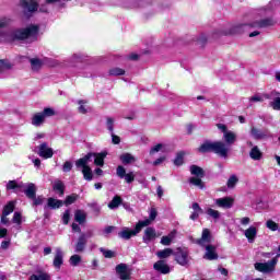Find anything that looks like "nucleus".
Returning <instances> with one entry per match:
<instances>
[{"label": "nucleus", "instance_id": "6ab92c4d", "mask_svg": "<svg viewBox=\"0 0 280 280\" xmlns=\"http://www.w3.org/2000/svg\"><path fill=\"white\" fill-rule=\"evenodd\" d=\"M86 234H81L74 245V253H84V248H86Z\"/></svg>", "mask_w": 280, "mask_h": 280}, {"label": "nucleus", "instance_id": "bf43d9fd", "mask_svg": "<svg viewBox=\"0 0 280 280\" xmlns=\"http://www.w3.org/2000/svg\"><path fill=\"white\" fill-rule=\"evenodd\" d=\"M110 135H112V143H114V145H119V143H121V138L115 135V131L112 132Z\"/></svg>", "mask_w": 280, "mask_h": 280}, {"label": "nucleus", "instance_id": "393cba45", "mask_svg": "<svg viewBox=\"0 0 280 280\" xmlns=\"http://www.w3.org/2000/svg\"><path fill=\"white\" fill-rule=\"evenodd\" d=\"M28 280H51V276L43 270H38L33 273Z\"/></svg>", "mask_w": 280, "mask_h": 280}, {"label": "nucleus", "instance_id": "20e7f679", "mask_svg": "<svg viewBox=\"0 0 280 280\" xmlns=\"http://www.w3.org/2000/svg\"><path fill=\"white\" fill-rule=\"evenodd\" d=\"M246 27H250V24L236 23L228 28H215L212 31L210 38L218 40L221 36H240L246 32Z\"/></svg>", "mask_w": 280, "mask_h": 280}, {"label": "nucleus", "instance_id": "49530a36", "mask_svg": "<svg viewBox=\"0 0 280 280\" xmlns=\"http://www.w3.org/2000/svg\"><path fill=\"white\" fill-rule=\"evenodd\" d=\"M184 160H185V151L178 152L174 160V165H177V166L183 165Z\"/></svg>", "mask_w": 280, "mask_h": 280}, {"label": "nucleus", "instance_id": "052dcab7", "mask_svg": "<svg viewBox=\"0 0 280 280\" xmlns=\"http://www.w3.org/2000/svg\"><path fill=\"white\" fill-rule=\"evenodd\" d=\"M207 40H209V37H207V35H200L197 43L198 45H201V47H203V45H207Z\"/></svg>", "mask_w": 280, "mask_h": 280}, {"label": "nucleus", "instance_id": "c9c22d12", "mask_svg": "<svg viewBox=\"0 0 280 280\" xmlns=\"http://www.w3.org/2000/svg\"><path fill=\"white\" fill-rule=\"evenodd\" d=\"M188 183H190V185H194L195 187H198L199 189L205 188V182H202V177H190L188 179Z\"/></svg>", "mask_w": 280, "mask_h": 280}, {"label": "nucleus", "instance_id": "1a4fd4ad", "mask_svg": "<svg viewBox=\"0 0 280 280\" xmlns=\"http://www.w3.org/2000/svg\"><path fill=\"white\" fill-rule=\"evenodd\" d=\"M229 152H231V147L225 144L224 141H214V154H218L221 159H228Z\"/></svg>", "mask_w": 280, "mask_h": 280}, {"label": "nucleus", "instance_id": "aec40b11", "mask_svg": "<svg viewBox=\"0 0 280 280\" xmlns=\"http://www.w3.org/2000/svg\"><path fill=\"white\" fill-rule=\"evenodd\" d=\"M223 140L224 144L231 148V145H233L235 141H237V133L231 130L225 131L223 135Z\"/></svg>", "mask_w": 280, "mask_h": 280}, {"label": "nucleus", "instance_id": "2f4dec72", "mask_svg": "<svg viewBox=\"0 0 280 280\" xmlns=\"http://www.w3.org/2000/svg\"><path fill=\"white\" fill-rule=\"evenodd\" d=\"M172 255H174V249L172 248H165L156 252V257H159V259H167V257H172Z\"/></svg>", "mask_w": 280, "mask_h": 280}, {"label": "nucleus", "instance_id": "4d7b16f0", "mask_svg": "<svg viewBox=\"0 0 280 280\" xmlns=\"http://www.w3.org/2000/svg\"><path fill=\"white\" fill-rule=\"evenodd\" d=\"M70 218H71V211L66 210V211L63 212V215H62V223H63V224H69Z\"/></svg>", "mask_w": 280, "mask_h": 280}, {"label": "nucleus", "instance_id": "37998d69", "mask_svg": "<svg viewBox=\"0 0 280 280\" xmlns=\"http://www.w3.org/2000/svg\"><path fill=\"white\" fill-rule=\"evenodd\" d=\"M105 125H106L108 132H110V133L115 132V119L114 118L107 117Z\"/></svg>", "mask_w": 280, "mask_h": 280}, {"label": "nucleus", "instance_id": "ea45409f", "mask_svg": "<svg viewBox=\"0 0 280 280\" xmlns=\"http://www.w3.org/2000/svg\"><path fill=\"white\" fill-rule=\"evenodd\" d=\"M240 183V178H237V175H231L230 178L228 179V188L229 189H234L235 185Z\"/></svg>", "mask_w": 280, "mask_h": 280}, {"label": "nucleus", "instance_id": "8fccbe9b", "mask_svg": "<svg viewBox=\"0 0 280 280\" xmlns=\"http://www.w3.org/2000/svg\"><path fill=\"white\" fill-rule=\"evenodd\" d=\"M32 200H33V207H40V205L45 203V196H43V195L36 196L35 195V198H33Z\"/></svg>", "mask_w": 280, "mask_h": 280}, {"label": "nucleus", "instance_id": "f704fd0d", "mask_svg": "<svg viewBox=\"0 0 280 280\" xmlns=\"http://www.w3.org/2000/svg\"><path fill=\"white\" fill-rule=\"evenodd\" d=\"M16 207V202L15 201H9L2 210V214L4 215H10V213H14V209Z\"/></svg>", "mask_w": 280, "mask_h": 280}, {"label": "nucleus", "instance_id": "9d476101", "mask_svg": "<svg viewBox=\"0 0 280 280\" xmlns=\"http://www.w3.org/2000/svg\"><path fill=\"white\" fill-rule=\"evenodd\" d=\"M273 25H277V22L272 18H265L249 23V27L256 30H264L266 27H272Z\"/></svg>", "mask_w": 280, "mask_h": 280}, {"label": "nucleus", "instance_id": "cd10ccee", "mask_svg": "<svg viewBox=\"0 0 280 280\" xmlns=\"http://www.w3.org/2000/svg\"><path fill=\"white\" fill-rule=\"evenodd\" d=\"M54 266L55 268H57L58 270H60V267L62 266L63 264V259H62V249L60 248H57L56 249V255H55V258H54Z\"/></svg>", "mask_w": 280, "mask_h": 280}, {"label": "nucleus", "instance_id": "5701e85b", "mask_svg": "<svg viewBox=\"0 0 280 280\" xmlns=\"http://www.w3.org/2000/svg\"><path fill=\"white\" fill-rule=\"evenodd\" d=\"M154 237H156V230L154 228H147L142 237L144 244H150Z\"/></svg>", "mask_w": 280, "mask_h": 280}, {"label": "nucleus", "instance_id": "a878e982", "mask_svg": "<svg viewBox=\"0 0 280 280\" xmlns=\"http://www.w3.org/2000/svg\"><path fill=\"white\" fill-rule=\"evenodd\" d=\"M264 156V153H261V150H259V147L255 145L249 151V158L253 161H261Z\"/></svg>", "mask_w": 280, "mask_h": 280}, {"label": "nucleus", "instance_id": "c85d7f7f", "mask_svg": "<svg viewBox=\"0 0 280 280\" xmlns=\"http://www.w3.org/2000/svg\"><path fill=\"white\" fill-rule=\"evenodd\" d=\"M190 174L195 176V178H205V170L198 165L190 166Z\"/></svg>", "mask_w": 280, "mask_h": 280}, {"label": "nucleus", "instance_id": "09e8293b", "mask_svg": "<svg viewBox=\"0 0 280 280\" xmlns=\"http://www.w3.org/2000/svg\"><path fill=\"white\" fill-rule=\"evenodd\" d=\"M172 240H174V232H172L170 235L167 236H162L161 238V244L163 246H170V244H172Z\"/></svg>", "mask_w": 280, "mask_h": 280}, {"label": "nucleus", "instance_id": "f8f14e48", "mask_svg": "<svg viewBox=\"0 0 280 280\" xmlns=\"http://www.w3.org/2000/svg\"><path fill=\"white\" fill-rule=\"evenodd\" d=\"M116 174L118 178H125V182L128 184L135 183V173L133 172L126 173V168L121 165L117 166Z\"/></svg>", "mask_w": 280, "mask_h": 280}, {"label": "nucleus", "instance_id": "4be33fe9", "mask_svg": "<svg viewBox=\"0 0 280 280\" xmlns=\"http://www.w3.org/2000/svg\"><path fill=\"white\" fill-rule=\"evenodd\" d=\"M214 145L215 142L207 140L198 148V152H200L201 154H207V152H213Z\"/></svg>", "mask_w": 280, "mask_h": 280}, {"label": "nucleus", "instance_id": "680f3d73", "mask_svg": "<svg viewBox=\"0 0 280 280\" xmlns=\"http://www.w3.org/2000/svg\"><path fill=\"white\" fill-rule=\"evenodd\" d=\"M156 215H158L156 209L152 208L150 211L149 219H147V220H149V222L154 221V220H156Z\"/></svg>", "mask_w": 280, "mask_h": 280}, {"label": "nucleus", "instance_id": "58836bf2", "mask_svg": "<svg viewBox=\"0 0 280 280\" xmlns=\"http://www.w3.org/2000/svg\"><path fill=\"white\" fill-rule=\"evenodd\" d=\"M78 104H79V113H81V115H86V113H89V109L86 108V104H89L88 101L85 100H80L78 101Z\"/></svg>", "mask_w": 280, "mask_h": 280}, {"label": "nucleus", "instance_id": "5fc2aeb1", "mask_svg": "<svg viewBox=\"0 0 280 280\" xmlns=\"http://www.w3.org/2000/svg\"><path fill=\"white\" fill-rule=\"evenodd\" d=\"M266 226L267 229H269L270 231H278L279 230V224H277V222L272 221V220H268L266 222Z\"/></svg>", "mask_w": 280, "mask_h": 280}, {"label": "nucleus", "instance_id": "e2e57ef3", "mask_svg": "<svg viewBox=\"0 0 280 280\" xmlns=\"http://www.w3.org/2000/svg\"><path fill=\"white\" fill-rule=\"evenodd\" d=\"M9 214H3L1 215V224H4V226H8V224H10V219L8 218Z\"/></svg>", "mask_w": 280, "mask_h": 280}, {"label": "nucleus", "instance_id": "338daca9", "mask_svg": "<svg viewBox=\"0 0 280 280\" xmlns=\"http://www.w3.org/2000/svg\"><path fill=\"white\" fill-rule=\"evenodd\" d=\"M8 236V229L1 228L0 225V240H3V237Z\"/></svg>", "mask_w": 280, "mask_h": 280}, {"label": "nucleus", "instance_id": "473e14b6", "mask_svg": "<svg viewBox=\"0 0 280 280\" xmlns=\"http://www.w3.org/2000/svg\"><path fill=\"white\" fill-rule=\"evenodd\" d=\"M54 191H58L59 196H65V183L62 180H56L52 185Z\"/></svg>", "mask_w": 280, "mask_h": 280}, {"label": "nucleus", "instance_id": "0eeeda50", "mask_svg": "<svg viewBox=\"0 0 280 280\" xmlns=\"http://www.w3.org/2000/svg\"><path fill=\"white\" fill-rule=\"evenodd\" d=\"M144 226H150V220L139 221L136 224L135 230L124 228L122 231L118 233V237H120L121 240H130V237H135V235L141 233V229H143Z\"/></svg>", "mask_w": 280, "mask_h": 280}, {"label": "nucleus", "instance_id": "39448f33", "mask_svg": "<svg viewBox=\"0 0 280 280\" xmlns=\"http://www.w3.org/2000/svg\"><path fill=\"white\" fill-rule=\"evenodd\" d=\"M8 191L14 190L15 194H19V191H23L30 200L35 198L37 187L34 183L25 184L23 182H16V180H9L7 184Z\"/></svg>", "mask_w": 280, "mask_h": 280}, {"label": "nucleus", "instance_id": "13d9d810", "mask_svg": "<svg viewBox=\"0 0 280 280\" xmlns=\"http://www.w3.org/2000/svg\"><path fill=\"white\" fill-rule=\"evenodd\" d=\"M163 150V143H158L150 150V154H156V152H161Z\"/></svg>", "mask_w": 280, "mask_h": 280}, {"label": "nucleus", "instance_id": "4c0bfd02", "mask_svg": "<svg viewBox=\"0 0 280 280\" xmlns=\"http://www.w3.org/2000/svg\"><path fill=\"white\" fill-rule=\"evenodd\" d=\"M12 69V63L5 59H0V73H3L4 71H10Z\"/></svg>", "mask_w": 280, "mask_h": 280}, {"label": "nucleus", "instance_id": "e433bc0d", "mask_svg": "<svg viewBox=\"0 0 280 280\" xmlns=\"http://www.w3.org/2000/svg\"><path fill=\"white\" fill-rule=\"evenodd\" d=\"M121 202H124V200L118 195H116L108 203V209H118Z\"/></svg>", "mask_w": 280, "mask_h": 280}, {"label": "nucleus", "instance_id": "0e129e2a", "mask_svg": "<svg viewBox=\"0 0 280 280\" xmlns=\"http://www.w3.org/2000/svg\"><path fill=\"white\" fill-rule=\"evenodd\" d=\"M217 128H218L219 130H221V132H223V135H224L225 132H229V128H228L226 125H224V124H217Z\"/></svg>", "mask_w": 280, "mask_h": 280}, {"label": "nucleus", "instance_id": "ddd939ff", "mask_svg": "<svg viewBox=\"0 0 280 280\" xmlns=\"http://www.w3.org/2000/svg\"><path fill=\"white\" fill-rule=\"evenodd\" d=\"M116 275H118L120 280H130V269L128 265L121 262L116 266Z\"/></svg>", "mask_w": 280, "mask_h": 280}, {"label": "nucleus", "instance_id": "f257e3e1", "mask_svg": "<svg viewBox=\"0 0 280 280\" xmlns=\"http://www.w3.org/2000/svg\"><path fill=\"white\" fill-rule=\"evenodd\" d=\"M12 20L9 18L0 19V38H5V40H28L30 43H34V40H38V26L31 25L26 28L16 30L10 33H3V30L10 25Z\"/></svg>", "mask_w": 280, "mask_h": 280}, {"label": "nucleus", "instance_id": "9b49d317", "mask_svg": "<svg viewBox=\"0 0 280 280\" xmlns=\"http://www.w3.org/2000/svg\"><path fill=\"white\" fill-rule=\"evenodd\" d=\"M20 7L24 14H27V12H36V10H38V3L36 0H22L20 1Z\"/></svg>", "mask_w": 280, "mask_h": 280}, {"label": "nucleus", "instance_id": "de8ad7c7", "mask_svg": "<svg viewBox=\"0 0 280 280\" xmlns=\"http://www.w3.org/2000/svg\"><path fill=\"white\" fill-rule=\"evenodd\" d=\"M78 198H80V196H78L77 194L69 195L66 197L63 205H66V207H69V205H73V202H75Z\"/></svg>", "mask_w": 280, "mask_h": 280}, {"label": "nucleus", "instance_id": "dca6fc26", "mask_svg": "<svg viewBox=\"0 0 280 280\" xmlns=\"http://www.w3.org/2000/svg\"><path fill=\"white\" fill-rule=\"evenodd\" d=\"M81 62H86V56L82 54H73L68 60V67H78Z\"/></svg>", "mask_w": 280, "mask_h": 280}, {"label": "nucleus", "instance_id": "6e6552de", "mask_svg": "<svg viewBox=\"0 0 280 280\" xmlns=\"http://www.w3.org/2000/svg\"><path fill=\"white\" fill-rule=\"evenodd\" d=\"M175 261L179 264V266H189V261L191 258L189 257V250L187 248H177L174 252Z\"/></svg>", "mask_w": 280, "mask_h": 280}, {"label": "nucleus", "instance_id": "412c9836", "mask_svg": "<svg viewBox=\"0 0 280 280\" xmlns=\"http://www.w3.org/2000/svg\"><path fill=\"white\" fill-rule=\"evenodd\" d=\"M32 126L35 128H40L43 124H45V116H43L42 112L35 113L31 118Z\"/></svg>", "mask_w": 280, "mask_h": 280}, {"label": "nucleus", "instance_id": "f03ea898", "mask_svg": "<svg viewBox=\"0 0 280 280\" xmlns=\"http://www.w3.org/2000/svg\"><path fill=\"white\" fill-rule=\"evenodd\" d=\"M94 159V165L98 167H104V159H106L105 153H88L83 158H80L75 161L77 170H82V174L85 180H93V171L89 163H91Z\"/></svg>", "mask_w": 280, "mask_h": 280}, {"label": "nucleus", "instance_id": "79ce46f5", "mask_svg": "<svg viewBox=\"0 0 280 280\" xmlns=\"http://www.w3.org/2000/svg\"><path fill=\"white\" fill-rule=\"evenodd\" d=\"M42 115L44 116V119H47V117H54L56 116V109L51 107H45L43 112H40Z\"/></svg>", "mask_w": 280, "mask_h": 280}, {"label": "nucleus", "instance_id": "69168bd1", "mask_svg": "<svg viewBox=\"0 0 280 280\" xmlns=\"http://www.w3.org/2000/svg\"><path fill=\"white\" fill-rule=\"evenodd\" d=\"M192 210L194 212L202 213V208H200V205H198V202L192 203Z\"/></svg>", "mask_w": 280, "mask_h": 280}, {"label": "nucleus", "instance_id": "423d86ee", "mask_svg": "<svg viewBox=\"0 0 280 280\" xmlns=\"http://www.w3.org/2000/svg\"><path fill=\"white\" fill-rule=\"evenodd\" d=\"M280 254H277L271 260L267 262H255L254 268L258 272H262V275H270V272H275L277 268V264H279Z\"/></svg>", "mask_w": 280, "mask_h": 280}, {"label": "nucleus", "instance_id": "7c9ffc66", "mask_svg": "<svg viewBox=\"0 0 280 280\" xmlns=\"http://www.w3.org/2000/svg\"><path fill=\"white\" fill-rule=\"evenodd\" d=\"M119 159L124 165H130V163H135V161H137V159H135L130 153H122Z\"/></svg>", "mask_w": 280, "mask_h": 280}, {"label": "nucleus", "instance_id": "4468645a", "mask_svg": "<svg viewBox=\"0 0 280 280\" xmlns=\"http://www.w3.org/2000/svg\"><path fill=\"white\" fill-rule=\"evenodd\" d=\"M214 205L220 209H231L235 205V199L232 197H223L214 200Z\"/></svg>", "mask_w": 280, "mask_h": 280}, {"label": "nucleus", "instance_id": "2eb2a0df", "mask_svg": "<svg viewBox=\"0 0 280 280\" xmlns=\"http://www.w3.org/2000/svg\"><path fill=\"white\" fill-rule=\"evenodd\" d=\"M38 155L42 156V159H51V156H54V149L49 148L47 142H43L38 147Z\"/></svg>", "mask_w": 280, "mask_h": 280}, {"label": "nucleus", "instance_id": "6e6d98bb", "mask_svg": "<svg viewBox=\"0 0 280 280\" xmlns=\"http://www.w3.org/2000/svg\"><path fill=\"white\" fill-rule=\"evenodd\" d=\"M71 170H73V163H71V161H66L62 165V172L67 173L71 172Z\"/></svg>", "mask_w": 280, "mask_h": 280}, {"label": "nucleus", "instance_id": "a18cd8bd", "mask_svg": "<svg viewBox=\"0 0 280 280\" xmlns=\"http://www.w3.org/2000/svg\"><path fill=\"white\" fill-rule=\"evenodd\" d=\"M109 75L117 77V75H126V70L121 68H112L108 71Z\"/></svg>", "mask_w": 280, "mask_h": 280}, {"label": "nucleus", "instance_id": "603ef678", "mask_svg": "<svg viewBox=\"0 0 280 280\" xmlns=\"http://www.w3.org/2000/svg\"><path fill=\"white\" fill-rule=\"evenodd\" d=\"M12 223L21 226V224L23 223V215L21 214V212H14Z\"/></svg>", "mask_w": 280, "mask_h": 280}, {"label": "nucleus", "instance_id": "774afa93", "mask_svg": "<svg viewBox=\"0 0 280 280\" xmlns=\"http://www.w3.org/2000/svg\"><path fill=\"white\" fill-rule=\"evenodd\" d=\"M1 248L8 250V248H10V241H2Z\"/></svg>", "mask_w": 280, "mask_h": 280}, {"label": "nucleus", "instance_id": "c756f323", "mask_svg": "<svg viewBox=\"0 0 280 280\" xmlns=\"http://www.w3.org/2000/svg\"><path fill=\"white\" fill-rule=\"evenodd\" d=\"M74 220L79 224H84V222H86V212H84V210H77L74 212Z\"/></svg>", "mask_w": 280, "mask_h": 280}, {"label": "nucleus", "instance_id": "72a5a7b5", "mask_svg": "<svg viewBox=\"0 0 280 280\" xmlns=\"http://www.w3.org/2000/svg\"><path fill=\"white\" fill-rule=\"evenodd\" d=\"M207 215H209V218H212V220H214V222H218V220H220V218H222V213H220V211L212 209V208H208L206 210Z\"/></svg>", "mask_w": 280, "mask_h": 280}, {"label": "nucleus", "instance_id": "7ed1b4c3", "mask_svg": "<svg viewBox=\"0 0 280 280\" xmlns=\"http://www.w3.org/2000/svg\"><path fill=\"white\" fill-rule=\"evenodd\" d=\"M196 244L206 248L203 259H207L208 261H215L218 259V247L211 245V232L209 229H203L201 237L196 241Z\"/></svg>", "mask_w": 280, "mask_h": 280}, {"label": "nucleus", "instance_id": "3c124183", "mask_svg": "<svg viewBox=\"0 0 280 280\" xmlns=\"http://www.w3.org/2000/svg\"><path fill=\"white\" fill-rule=\"evenodd\" d=\"M100 252L103 254L105 259H113V257H115V252H113L110 249H106L104 247H101Z\"/></svg>", "mask_w": 280, "mask_h": 280}, {"label": "nucleus", "instance_id": "864d4df0", "mask_svg": "<svg viewBox=\"0 0 280 280\" xmlns=\"http://www.w3.org/2000/svg\"><path fill=\"white\" fill-rule=\"evenodd\" d=\"M80 261H82V257L78 254H74L70 257V264L74 267L79 266Z\"/></svg>", "mask_w": 280, "mask_h": 280}, {"label": "nucleus", "instance_id": "bb28decb", "mask_svg": "<svg viewBox=\"0 0 280 280\" xmlns=\"http://www.w3.org/2000/svg\"><path fill=\"white\" fill-rule=\"evenodd\" d=\"M245 237H247L249 244H253L257 237V228L249 226L247 230H245Z\"/></svg>", "mask_w": 280, "mask_h": 280}, {"label": "nucleus", "instance_id": "b1692460", "mask_svg": "<svg viewBox=\"0 0 280 280\" xmlns=\"http://www.w3.org/2000/svg\"><path fill=\"white\" fill-rule=\"evenodd\" d=\"M30 63L32 71H34L35 73H38V71L43 69V59L40 58H31Z\"/></svg>", "mask_w": 280, "mask_h": 280}, {"label": "nucleus", "instance_id": "c03bdc74", "mask_svg": "<svg viewBox=\"0 0 280 280\" xmlns=\"http://www.w3.org/2000/svg\"><path fill=\"white\" fill-rule=\"evenodd\" d=\"M249 105L248 107L250 108L253 106V104H257V103H261L264 102V96L256 94L252 97L248 98Z\"/></svg>", "mask_w": 280, "mask_h": 280}, {"label": "nucleus", "instance_id": "a211bd4d", "mask_svg": "<svg viewBox=\"0 0 280 280\" xmlns=\"http://www.w3.org/2000/svg\"><path fill=\"white\" fill-rule=\"evenodd\" d=\"M62 205H65V201L60 200V199H56L54 197H49L47 199V205L44 206V209H60V207H62Z\"/></svg>", "mask_w": 280, "mask_h": 280}, {"label": "nucleus", "instance_id": "a19ab883", "mask_svg": "<svg viewBox=\"0 0 280 280\" xmlns=\"http://www.w3.org/2000/svg\"><path fill=\"white\" fill-rule=\"evenodd\" d=\"M250 135L254 137V139H264L266 137V135H264V132H261V130L257 129L256 127H252Z\"/></svg>", "mask_w": 280, "mask_h": 280}, {"label": "nucleus", "instance_id": "f3484780", "mask_svg": "<svg viewBox=\"0 0 280 280\" xmlns=\"http://www.w3.org/2000/svg\"><path fill=\"white\" fill-rule=\"evenodd\" d=\"M154 270H156V272H161V275H170V265L165 262V260H158L154 265H153Z\"/></svg>", "mask_w": 280, "mask_h": 280}]
</instances>
